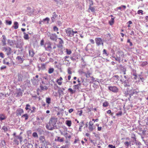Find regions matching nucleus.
I'll use <instances>...</instances> for the list:
<instances>
[{
  "label": "nucleus",
  "instance_id": "6",
  "mask_svg": "<svg viewBox=\"0 0 148 148\" xmlns=\"http://www.w3.org/2000/svg\"><path fill=\"white\" fill-rule=\"evenodd\" d=\"M119 77L118 75H115L110 79V80L111 82L115 84L117 83L119 80Z\"/></svg>",
  "mask_w": 148,
  "mask_h": 148
},
{
  "label": "nucleus",
  "instance_id": "1",
  "mask_svg": "<svg viewBox=\"0 0 148 148\" xmlns=\"http://www.w3.org/2000/svg\"><path fill=\"white\" fill-rule=\"evenodd\" d=\"M57 121L56 119L53 117L51 118L50 119L49 123L46 125L47 128L48 130H52L55 128H56L57 127L56 125Z\"/></svg>",
  "mask_w": 148,
  "mask_h": 148
},
{
  "label": "nucleus",
  "instance_id": "18",
  "mask_svg": "<svg viewBox=\"0 0 148 148\" xmlns=\"http://www.w3.org/2000/svg\"><path fill=\"white\" fill-rule=\"evenodd\" d=\"M49 83V82L47 81H44V80L40 83V84H42L43 86H46V85L48 84Z\"/></svg>",
  "mask_w": 148,
  "mask_h": 148
},
{
  "label": "nucleus",
  "instance_id": "49",
  "mask_svg": "<svg viewBox=\"0 0 148 148\" xmlns=\"http://www.w3.org/2000/svg\"><path fill=\"white\" fill-rule=\"evenodd\" d=\"M132 74L133 76H136V75H137L135 70H133Z\"/></svg>",
  "mask_w": 148,
  "mask_h": 148
},
{
  "label": "nucleus",
  "instance_id": "41",
  "mask_svg": "<svg viewBox=\"0 0 148 148\" xmlns=\"http://www.w3.org/2000/svg\"><path fill=\"white\" fill-rule=\"evenodd\" d=\"M88 129L90 132L92 131L93 129L92 125H89Z\"/></svg>",
  "mask_w": 148,
  "mask_h": 148
},
{
  "label": "nucleus",
  "instance_id": "51",
  "mask_svg": "<svg viewBox=\"0 0 148 148\" xmlns=\"http://www.w3.org/2000/svg\"><path fill=\"white\" fill-rule=\"evenodd\" d=\"M108 147L110 148H115V147L114 146H113L112 145H109L108 146Z\"/></svg>",
  "mask_w": 148,
  "mask_h": 148
},
{
  "label": "nucleus",
  "instance_id": "56",
  "mask_svg": "<svg viewBox=\"0 0 148 148\" xmlns=\"http://www.w3.org/2000/svg\"><path fill=\"white\" fill-rule=\"evenodd\" d=\"M122 112L121 111H120L119 112L117 113H116V115L117 116H121L122 115Z\"/></svg>",
  "mask_w": 148,
  "mask_h": 148
},
{
  "label": "nucleus",
  "instance_id": "17",
  "mask_svg": "<svg viewBox=\"0 0 148 148\" xmlns=\"http://www.w3.org/2000/svg\"><path fill=\"white\" fill-rule=\"evenodd\" d=\"M58 50H60V53L62 52V44L59 43L57 46Z\"/></svg>",
  "mask_w": 148,
  "mask_h": 148
},
{
  "label": "nucleus",
  "instance_id": "3",
  "mask_svg": "<svg viewBox=\"0 0 148 148\" xmlns=\"http://www.w3.org/2000/svg\"><path fill=\"white\" fill-rule=\"evenodd\" d=\"M120 81L121 82L122 84H123L125 87L130 86L131 84V82L129 78L125 79L123 77H122V79L120 80Z\"/></svg>",
  "mask_w": 148,
  "mask_h": 148
},
{
  "label": "nucleus",
  "instance_id": "12",
  "mask_svg": "<svg viewBox=\"0 0 148 148\" xmlns=\"http://www.w3.org/2000/svg\"><path fill=\"white\" fill-rule=\"evenodd\" d=\"M39 80L38 79L36 78V77H33V79L32 80V82L33 84L35 85H36L38 84Z\"/></svg>",
  "mask_w": 148,
  "mask_h": 148
},
{
  "label": "nucleus",
  "instance_id": "40",
  "mask_svg": "<svg viewBox=\"0 0 148 148\" xmlns=\"http://www.w3.org/2000/svg\"><path fill=\"white\" fill-rule=\"evenodd\" d=\"M84 125V121H82L79 123V127H82Z\"/></svg>",
  "mask_w": 148,
  "mask_h": 148
},
{
  "label": "nucleus",
  "instance_id": "36",
  "mask_svg": "<svg viewBox=\"0 0 148 148\" xmlns=\"http://www.w3.org/2000/svg\"><path fill=\"white\" fill-rule=\"evenodd\" d=\"M69 147V144H66L65 145L61 146L60 148H68Z\"/></svg>",
  "mask_w": 148,
  "mask_h": 148
},
{
  "label": "nucleus",
  "instance_id": "46",
  "mask_svg": "<svg viewBox=\"0 0 148 148\" xmlns=\"http://www.w3.org/2000/svg\"><path fill=\"white\" fill-rule=\"evenodd\" d=\"M89 9L92 12H94L95 11V8L93 7H91L90 5V6Z\"/></svg>",
  "mask_w": 148,
  "mask_h": 148
},
{
  "label": "nucleus",
  "instance_id": "14",
  "mask_svg": "<svg viewBox=\"0 0 148 148\" xmlns=\"http://www.w3.org/2000/svg\"><path fill=\"white\" fill-rule=\"evenodd\" d=\"M40 88L41 90L45 91L48 89V87L47 86H43L42 84H40Z\"/></svg>",
  "mask_w": 148,
  "mask_h": 148
},
{
  "label": "nucleus",
  "instance_id": "11",
  "mask_svg": "<svg viewBox=\"0 0 148 148\" xmlns=\"http://www.w3.org/2000/svg\"><path fill=\"white\" fill-rule=\"evenodd\" d=\"M16 93L17 97H20L22 95L23 92L19 88L17 89Z\"/></svg>",
  "mask_w": 148,
  "mask_h": 148
},
{
  "label": "nucleus",
  "instance_id": "44",
  "mask_svg": "<svg viewBox=\"0 0 148 148\" xmlns=\"http://www.w3.org/2000/svg\"><path fill=\"white\" fill-rule=\"evenodd\" d=\"M32 110L31 109L30 111L31 113H34L35 112V110H36V108L35 107L33 106L32 107Z\"/></svg>",
  "mask_w": 148,
  "mask_h": 148
},
{
  "label": "nucleus",
  "instance_id": "33",
  "mask_svg": "<svg viewBox=\"0 0 148 148\" xmlns=\"http://www.w3.org/2000/svg\"><path fill=\"white\" fill-rule=\"evenodd\" d=\"M32 136L36 138H38V134L36 132H34L33 133Z\"/></svg>",
  "mask_w": 148,
  "mask_h": 148
},
{
  "label": "nucleus",
  "instance_id": "23",
  "mask_svg": "<svg viewBox=\"0 0 148 148\" xmlns=\"http://www.w3.org/2000/svg\"><path fill=\"white\" fill-rule=\"evenodd\" d=\"M71 122L70 120H66V124L69 127H70L71 125Z\"/></svg>",
  "mask_w": 148,
  "mask_h": 148
},
{
  "label": "nucleus",
  "instance_id": "4",
  "mask_svg": "<svg viewBox=\"0 0 148 148\" xmlns=\"http://www.w3.org/2000/svg\"><path fill=\"white\" fill-rule=\"evenodd\" d=\"M47 34L51 40L55 41L57 40V36L56 34H51L50 33H48Z\"/></svg>",
  "mask_w": 148,
  "mask_h": 148
},
{
  "label": "nucleus",
  "instance_id": "25",
  "mask_svg": "<svg viewBox=\"0 0 148 148\" xmlns=\"http://www.w3.org/2000/svg\"><path fill=\"white\" fill-rule=\"evenodd\" d=\"M14 25H13V27L15 29H17L18 28V24L17 22H15L14 23Z\"/></svg>",
  "mask_w": 148,
  "mask_h": 148
},
{
  "label": "nucleus",
  "instance_id": "60",
  "mask_svg": "<svg viewBox=\"0 0 148 148\" xmlns=\"http://www.w3.org/2000/svg\"><path fill=\"white\" fill-rule=\"evenodd\" d=\"M103 54H106V56H108V54L107 53L106 51V49H104L103 51Z\"/></svg>",
  "mask_w": 148,
  "mask_h": 148
},
{
  "label": "nucleus",
  "instance_id": "21",
  "mask_svg": "<svg viewBox=\"0 0 148 148\" xmlns=\"http://www.w3.org/2000/svg\"><path fill=\"white\" fill-rule=\"evenodd\" d=\"M5 119L6 117L3 114H1L0 115V121H1Z\"/></svg>",
  "mask_w": 148,
  "mask_h": 148
},
{
  "label": "nucleus",
  "instance_id": "62",
  "mask_svg": "<svg viewBox=\"0 0 148 148\" xmlns=\"http://www.w3.org/2000/svg\"><path fill=\"white\" fill-rule=\"evenodd\" d=\"M93 123L92 121H90L89 123V125H93Z\"/></svg>",
  "mask_w": 148,
  "mask_h": 148
},
{
  "label": "nucleus",
  "instance_id": "52",
  "mask_svg": "<svg viewBox=\"0 0 148 148\" xmlns=\"http://www.w3.org/2000/svg\"><path fill=\"white\" fill-rule=\"evenodd\" d=\"M53 30L55 31H58V29L57 27L56 26H54L53 27Z\"/></svg>",
  "mask_w": 148,
  "mask_h": 148
},
{
  "label": "nucleus",
  "instance_id": "22",
  "mask_svg": "<svg viewBox=\"0 0 148 148\" xmlns=\"http://www.w3.org/2000/svg\"><path fill=\"white\" fill-rule=\"evenodd\" d=\"M118 54L119 55V56L120 58L121 57H122L123 58L124 57V53L122 51H119L118 52Z\"/></svg>",
  "mask_w": 148,
  "mask_h": 148
},
{
  "label": "nucleus",
  "instance_id": "45",
  "mask_svg": "<svg viewBox=\"0 0 148 148\" xmlns=\"http://www.w3.org/2000/svg\"><path fill=\"white\" fill-rule=\"evenodd\" d=\"M17 137L18 138L19 140L20 143H21L23 140L22 137L21 136H18Z\"/></svg>",
  "mask_w": 148,
  "mask_h": 148
},
{
  "label": "nucleus",
  "instance_id": "42",
  "mask_svg": "<svg viewBox=\"0 0 148 148\" xmlns=\"http://www.w3.org/2000/svg\"><path fill=\"white\" fill-rule=\"evenodd\" d=\"M73 88L75 89H79L80 87L78 86V85H75L73 86Z\"/></svg>",
  "mask_w": 148,
  "mask_h": 148
},
{
  "label": "nucleus",
  "instance_id": "13",
  "mask_svg": "<svg viewBox=\"0 0 148 148\" xmlns=\"http://www.w3.org/2000/svg\"><path fill=\"white\" fill-rule=\"evenodd\" d=\"M23 113V110L21 108H19L16 111L17 114L21 116Z\"/></svg>",
  "mask_w": 148,
  "mask_h": 148
},
{
  "label": "nucleus",
  "instance_id": "9",
  "mask_svg": "<svg viewBox=\"0 0 148 148\" xmlns=\"http://www.w3.org/2000/svg\"><path fill=\"white\" fill-rule=\"evenodd\" d=\"M2 49L3 50L6 52L8 55L10 54L11 51V49L9 47H3Z\"/></svg>",
  "mask_w": 148,
  "mask_h": 148
},
{
  "label": "nucleus",
  "instance_id": "47",
  "mask_svg": "<svg viewBox=\"0 0 148 148\" xmlns=\"http://www.w3.org/2000/svg\"><path fill=\"white\" fill-rule=\"evenodd\" d=\"M137 13L138 14H141V15H143V11L142 10H140L138 11Z\"/></svg>",
  "mask_w": 148,
  "mask_h": 148
},
{
  "label": "nucleus",
  "instance_id": "8",
  "mask_svg": "<svg viewBox=\"0 0 148 148\" xmlns=\"http://www.w3.org/2000/svg\"><path fill=\"white\" fill-rule=\"evenodd\" d=\"M134 90H130L127 89V92H125V95L126 96H127L128 95H129L130 97L131 96H132L134 93Z\"/></svg>",
  "mask_w": 148,
  "mask_h": 148
},
{
  "label": "nucleus",
  "instance_id": "32",
  "mask_svg": "<svg viewBox=\"0 0 148 148\" xmlns=\"http://www.w3.org/2000/svg\"><path fill=\"white\" fill-rule=\"evenodd\" d=\"M30 106L29 104H27L26 106L25 109L26 110H30L31 109L30 108Z\"/></svg>",
  "mask_w": 148,
  "mask_h": 148
},
{
  "label": "nucleus",
  "instance_id": "19",
  "mask_svg": "<svg viewBox=\"0 0 148 148\" xmlns=\"http://www.w3.org/2000/svg\"><path fill=\"white\" fill-rule=\"evenodd\" d=\"M29 56L32 57H33L34 54V53L32 49L29 50Z\"/></svg>",
  "mask_w": 148,
  "mask_h": 148
},
{
  "label": "nucleus",
  "instance_id": "63",
  "mask_svg": "<svg viewBox=\"0 0 148 148\" xmlns=\"http://www.w3.org/2000/svg\"><path fill=\"white\" fill-rule=\"evenodd\" d=\"M0 56L2 58H3L4 57L3 53L2 52H0Z\"/></svg>",
  "mask_w": 148,
  "mask_h": 148
},
{
  "label": "nucleus",
  "instance_id": "5",
  "mask_svg": "<svg viewBox=\"0 0 148 148\" xmlns=\"http://www.w3.org/2000/svg\"><path fill=\"white\" fill-rule=\"evenodd\" d=\"M95 41L97 45L98 46H99L102 45H103V40L100 38H97L95 39Z\"/></svg>",
  "mask_w": 148,
  "mask_h": 148
},
{
  "label": "nucleus",
  "instance_id": "2",
  "mask_svg": "<svg viewBox=\"0 0 148 148\" xmlns=\"http://www.w3.org/2000/svg\"><path fill=\"white\" fill-rule=\"evenodd\" d=\"M66 36L69 37H72L74 34L77 33L78 32L76 30H74L71 28H68L65 29Z\"/></svg>",
  "mask_w": 148,
  "mask_h": 148
},
{
  "label": "nucleus",
  "instance_id": "34",
  "mask_svg": "<svg viewBox=\"0 0 148 148\" xmlns=\"http://www.w3.org/2000/svg\"><path fill=\"white\" fill-rule=\"evenodd\" d=\"M64 135L66 138H71V136L67 133L64 134Z\"/></svg>",
  "mask_w": 148,
  "mask_h": 148
},
{
  "label": "nucleus",
  "instance_id": "58",
  "mask_svg": "<svg viewBox=\"0 0 148 148\" xmlns=\"http://www.w3.org/2000/svg\"><path fill=\"white\" fill-rule=\"evenodd\" d=\"M68 73L69 74H72V72L71 71V69L70 68H69L68 69Z\"/></svg>",
  "mask_w": 148,
  "mask_h": 148
},
{
  "label": "nucleus",
  "instance_id": "16",
  "mask_svg": "<svg viewBox=\"0 0 148 148\" xmlns=\"http://www.w3.org/2000/svg\"><path fill=\"white\" fill-rule=\"evenodd\" d=\"M3 39L2 40V42L3 43V45L5 46L6 45V38L5 36L4 35L2 36Z\"/></svg>",
  "mask_w": 148,
  "mask_h": 148
},
{
  "label": "nucleus",
  "instance_id": "10",
  "mask_svg": "<svg viewBox=\"0 0 148 148\" xmlns=\"http://www.w3.org/2000/svg\"><path fill=\"white\" fill-rule=\"evenodd\" d=\"M45 49L47 51H50L51 49V44L50 43H46L45 46Z\"/></svg>",
  "mask_w": 148,
  "mask_h": 148
},
{
  "label": "nucleus",
  "instance_id": "54",
  "mask_svg": "<svg viewBox=\"0 0 148 148\" xmlns=\"http://www.w3.org/2000/svg\"><path fill=\"white\" fill-rule=\"evenodd\" d=\"M2 129L5 132L7 130V127L5 126H3L2 128Z\"/></svg>",
  "mask_w": 148,
  "mask_h": 148
},
{
  "label": "nucleus",
  "instance_id": "26",
  "mask_svg": "<svg viewBox=\"0 0 148 148\" xmlns=\"http://www.w3.org/2000/svg\"><path fill=\"white\" fill-rule=\"evenodd\" d=\"M114 18H112L111 20L109 21V23L110 25H113L114 22Z\"/></svg>",
  "mask_w": 148,
  "mask_h": 148
},
{
  "label": "nucleus",
  "instance_id": "61",
  "mask_svg": "<svg viewBox=\"0 0 148 148\" xmlns=\"http://www.w3.org/2000/svg\"><path fill=\"white\" fill-rule=\"evenodd\" d=\"M121 8H122V7L121 6L117 7L116 9H115V10L117 11V10L118 9L121 10Z\"/></svg>",
  "mask_w": 148,
  "mask_h": 148
},
{
  "label": "nucleus",
  "instance_id": "37",
  "mask_svg": "<svg viewBox=\"0 0 148 148\" xmlns=\"http://www.w3.org/2000/svg\"><path fill=\"white\" fill-rule=\"evenodd\" d=\"M5 21L6 25H10L12 24V22L11 21L6 20Z\"/></svg>",
  "mask_w": 148,
  "mask_h": 148
},
{
  "label": "nucleus",
  "instance_id": "43",
  "mask_svg": "<svg viewBox=\"0 0 148 148\" xmlns=\"http://www.w3.org/2000/svg\"><path fill=\"white\" fill-rule=\"evenodd\" d=\"M58 39L60 40V41L59 42V43L62 45L64 44V41L61 38H58Z\"/></svg>",
  "mask_w": 148,
  "mask_h": 148
},
{
  "label": "nucleus",
  "instance_id": "59",
  "mask_svg": "<svg viewBox=\"0 0 148 148\" xmlns=\"http://www.w3.org/2000/svg\"><path fill=\"white\" fill-rule=\"evenodd\" d=\"M56 82L58 83V84L59 85H61L62 83V82H61L59 81V80H57Z\"/></svg>",
  "mask_w": 148,
  "mask_h": 148
},
{
  "label": "nucleus",
  "instance_id": "30",
  "mask_svg": "<svg viewBox=\"0 0 148 148\" xmlns=\"http://www.w3.org/2000/svg\"><path fill=\"white\" fill-rule=\"evenodd\" d=\"M51 98L49 97H47L46 98V103L49 104L51 103Z\"/></svg>",
  "mask_w": 148,
  "mask_h": 148
},
{
  "label": "nucleus",
  "instance_id": "28",
  "mask_svg": "<svg viewBox=\"0 0 148 148\" xmlns=\"http://www.w3.org/2000/svg\"><path fill=\"white\" fill-rule=\"evenodd\" d=\"M109 104L108 102L107 101H105L103 103V106L104 107H106L108 106Z\"/></svg>",
  "mask_w": 148,
  "mask_h": 148
},
{
  "label": "nucleus",
  "instance_id": "35",
  "mask_svg": "<svg viewBox=\"0 0 148 148\" xmlns=\"http://www.w3.org/2000/svg\"><path fill=\"white\" fill-rule=\"evenodd\" d=\"M81 74H84L86 75V77H88L90 76V73H86L83 72L82 71H81Z\"/></svg>",
  "mask_w": 148,
  "mask_h": 148
},
{
  "label": "nucleus",
  "instance_id": "20",
  "mask_svg": "<svg viewBox=\"0 0 148 148\" xmlns=\"http://www.w3.org/2000/svg\"><path fill=\"white\" fill-rule=\"evenodd\" d=\"M131 142H128L127 141L124 143V144L125 145L126 148H128L129 146H131Z\"/></svg>",
  "mask_w": 148,
  "mask_h": 148
},
{
  "label": "nucleus",
  "instance_id": "29",
  "mask_svg": "<svg viewBox=\"0 0 148 148\" xmlns=\"http://www.w3.org/2000/svg\"><path fill=\"white\" fill-rule=\"evenodd\" d=\"M54 70L53 68H50L48 70V73L49 74L52 73Z\"/></svg>",
  "mask_w": 148,
  "mask_h": 148
},
{
  "label": "nucleus",
  "instance_id": "48",
  "mask_svg": "<svg viewBox=\"0 0 148 148\" xmlns=\"http://www.w3.org/2000/svg\"><path fill=\"white\" fill-rule=\"evenodd\" d=\"M66 52L67 54L70 55L71 53V51L70 50H69L68 49H66Z\"/></svg>",
  "mask_w": 148,
  "mask_h": 148
},
{
  "label": "nucleus",
  "instance_id": "64",
  "mask_svg": "<svg viewBox=\"0 0 148 148\" xmlns=\"http://www.w3.org/2000/svg\"><path fill=\"white\" fill-rule=\"evenodd\" d=\"M90 41L92 44H94L95 43L94 41L92 39H90Z\"/></svg>",
  "mask_w": 148,
  "mask_h": 148
},
{
  "label": "nucleus",
  "instance_id": "24",
  "mask_svg": "<svg viewBox=\"0 0 148 148\" xmlns=\"http://www.w3.org/2000/svg\"><path fill=\"white\" fill-rule=\"evenodd\" d=\"M113 57L115 59V60L118 61L119 62H120L121 58L120 57L117 56L116 57L115 56H113Z\"/></svg>",
  "mask_w": 148,
  "mask_h": 148
},
{
  "label": "nucleus",
  "instance_id": "38",
  "mask_svg": "<svg viewBox=\"0 0 148 148\" xmlns=\"http://www.w3.org/2000/svg\"><path fill=\"white\" fill-rule=\"evenodd\" d=\"M22 117H25V120H27L28 118V116L27 114H25L23 115Z\"/></svg>",
  "mask_w": 148,
  "mask_h": 148
},
{
  "label": "nucleus",
  "instance_id": "15",
  "mask_svg": "<svg viewBox=\"0 0 148 148\" xmlns=\"http://www.w3.org/2000/svg\"><path fill=\"white\" fill-rule=\"evenodd\" d=\"M64 140V138H60V137L58 136L56 137V138L55 139V141H58L59 142H63Z\"/></svg>",
  "mask_w": 148,
  "mask_h": 148
},
{
  "label": "nucleus",
  "instance_id": "53",
  "mask_svg": "<svg viewBox=\"0 0 148 148\" xmlns=\"http://www.w3.org/2000/svg\"><path fill=\"white\" fill-rule=\"evenodd\" d=\"M131 138L132 140H134V143H135V142H136V138L135 137H132Z\"/></svg>",
  "mask_w": 148,
  "mask_h": 148
},
{
  "label": "nucleus",
  "instance_id": "57",
  "mask_svg": "<svg viewBox=\"0 0 148 148\" xmlns=\"http://www.w3.org/2000/svg\"><path fill=\"white\" fill-rule=\"evenodd\" d=\"M8 42L10 45H12L13 43L12 40H8Z\"/></svg>",
  "mask_w": 148,
  "mask_h": 148
},
{
  "label": "nucleus",
  "instance_id": "50",
  "mask_svg": "<svg viewBox=\"0 0 148 148\" xmlns=\"http://www.w3.org/2000/svg\"><path fill=\"white\" fill-rule=\"evenodd\" d=\"M49 18L48 17H47V18H45L44 19H43V21H47V22L48 23V21H49Z\"/></svg>",
  "mask_w": 148,
  "mask_h": 148
},
{
  "label": "nucleus",
  "instance_id": "27",
  "mask_svg": "<svg viewBox=\"0 0 148 148\" xmlns=\"http://www.w3.org/2000/svg\"><path fill=\"white\" fill-rule=\"evenodd\" d=\"M24 38L26 40H28L29 39V35L28 34H26L24 32Z\"/></svg>",
  "mask_w": 148,
  "mask_h": 148
},
{
  "label": "nucleus",
  "instance_id": "7",
  "mask_svg": "<svg viewBox=\"0 0 148 148\" xmlns=\"http://www.w3.org/2000/svg\"><path fill=\"white\" fill-rule=\"evenodd\" d=\"M108 89L114 93H117L119 91V88L115 86H109Z\"/></svg>",
  "mask_w": 148,
  "mask_h": 148
},
{
  "label": "nucleus",
  "instance_id": "39",
  "mask_svg": "<svg viewBox=\"0 0 148 148\" xmlns=\"http://www.w3.org/2000/svg\"><path fill=\"white\" fill-rule=\"evenodd\" d=\"M48 75H47L46 76H43L42 78L43 79H45V81H47L48 82H49L48 80Z\"/></svg>",
  "mask_w": 148,
  "mask_h": 148
},
{
  "label": "nucleus",
  "instance_id": "31",
  "mask_svg": "<svg viewBox=\"0 0 148 148\" xmlns=\"http://www.w3.org/2000/svg\"><path fill=\"white\" fill-rule=\"evenodd\" d=\"M58 93H59L60 97L62 95L64 94V92L62 89L59 90L58 91Z\"/></svg>",
  "mask_w": 148,
  "mask_h": 148
},
{
  "label": "nucleus",
  "instance_id": "55",
  "mask_svg": "<svg viewBox=\"0 0 148 148\" xmlns=\"http://www.w3.org/2000/svg\"><path fill=\"white\" fill-rule=\"evenodd\" d=\"M68 90L70 92H71L72 94H73V93H74V92H73V90H72V89L71 88H69V89H68Z\"/></svg>",
  "mask_w": 148,
  "mask_h": 148
}]
</instances>
